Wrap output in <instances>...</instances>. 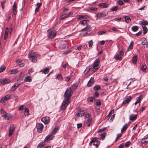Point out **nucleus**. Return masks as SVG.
<instances>
[{
	"instance_id": "nucleus-19",
	"label": "nucleus",
	"mask_w": 148,
	"mask_h": 148,
	"mask_svg": "<svg viewBox=\"0 0 148 148\" xmlns=\"http://www.w3.org/2000/svg\"><path fill=\"white\" fill-rule=\"evenodd\" d=\"M49 70V68L47 67L45 68L44 69H43L42 70H41L40 71V72H42L44 73L45 74H46L48 73Z\"/></svg>"
},
{
	"instance_id": "nucleus-33",
	"label": "nucleus",
	"mask_w": 148,
	"mask_h": 148,
	"mask_svg": "<svg viewBox=\"0 0 148 148\" xmlns=\"http://www.w3.org/2000/svg\"><path fill=\"white\" fill-rule=\"evenodd\" d=\"M89 21V20H84L80 21V23L82 25H85L87 24L88 22Z\"/></svg>"
},
{
	"instance_id": "nucleus-58",
	"label": "nucleus",
	"mask_w": 148,
	"mask_h": 148,
	"mask_svg": "<svg viewBox=\"0 0 148 148\" xmlns=\"http://www.w3.org/2000/svg\"><path fill=\"white\" fill-rule=\"evenodd\" d=\"M92 119L91 118L88 119L86 123H91Z\"/></svg>"
},
{
	"instance_id": "nucleus-59",
	"label": "nucleus",
	"mask_w": 148,
	"mask_h": 148,
	"mask_svg": "<svg viewBox=\"0 0 148 148\" xmlns=\"http://www.w3.org/2000/svg\"><path fill=\"white\" fill-rule=\"evenodd\" d=\"M70 79L71 77H70L68 76L66 77L65 80L66 82H68L70 80Z\"/></svg>"
},
{
	"instance_id": "nucleus-30",
	"label": "nucleus",
	"mask_w": 148,
	"mask_h": 148,
	"mask_svg": "<svg viewBox=\"0 0 148 148\" xmlns=\"http://www.w3.org/2000/svg\"><path fill=\"white\" fill-rule=\"evenodd\" d=\"M45 142H42L40 143L37 147V148H41L44 146L45 144Z\"/></svg>"
},
{
	"instance_id": "nucleus-8",
	"label": "nucleus",
	"mask_w": 148,
	"mask_h": 148,
	"mask_svg": "<svg viewBox=\"0 0 148 148\" xmlns=\"http://www.w3.org/2000/svg\"><path fill=\"white\" fill-rule=\"evenodd\" d=\"M43 127V125L41 123H38L36 124L37 131L39 133H41L42 132Z\"/></svg>"
},
{
	"instance_id": "nucleus-6",
	"label": "nucleus",
	"mask_w": 148,
	"mask_h": 148,
	"mask_svg": "<svg viewBox=\"0 0 148 148\" xmlns=\"http://www.w3.org/2000/svg\"><path fill=\"white\" fill-rule=\"evenodd\" d=\"M49 32L48 35V37L50 39H52L54 38L56 36V32L55 30H49Z\"/></svg>"
},
{
	"instance_id": "nucleus-11",
	"label": "nucleus",
	"mask_w": 148,
	"mask_h": 148,
	"mask_svg": "<svg viewBox=\"0 0 148 148\" xmlns=\"http://www.w3.org/2000/svg\"><path fill=\"white\" fill-rule=\"evenodd\" d=\"M15 129V127L13 125H10L9 130V136H10L12 134Z\"/></svg>"
},
{
	"instance_id": "nucleus-54",
	"label": "nucleus",
	"mask_w": 148,
	"mask_h": 148,
	"mask_svg": "<svg viewBox=\"0 0 148 148\" xmlns=\"http://www.w3.org/2000/svg\"><path fill=\"white\" fill-rule=\"evenodd\" d=\"M111 29L114 32H118L119 31V30L117 29L115 27H113Z\"/></svg>"
},
{
	"instance_id": "nucleus-52",
	"label": "nucleus",
	"mask_w": 148,
	"mask_h": 148,
	"mask_svg": "<svg viewBox=\"0 0 148 148\" xmlns=\"http://www.w3.org/2000/svg\"><path fill=\"white\" fill-rule=\"evenodd\" d=\"M131 144V142L130 141H128L125 144L126 147H128Z\"/></svg>"
},
{
	"instance_id": "nucleus-60",
	"label": "nucleus",
	"mask_w": 148,
	"mask_h": 148,
	"mask_svg": "<svg viewBox=\"0 0 148 148\" xmlns=\"http://www.w3.org/2000/svg\"><path fill=\"white\" fill-rule=\"evenodd\" d=\"M101 102L99 100L98 101H97L96 102V105L97 106H99L101 105Z\"/></svg>"
},
{
	"instance_id": "nucleus-2",
	"label": "nucleus",
	"mask_w": 148,
	"mask_h": 148,
	"mask_svg": "<svg viewBox=\"0 0 148 148\" xmlns=\"http://www.w3.org/2000/svg\"><path fill=\"white\" fill-rule=\"evenodd\" d=\"M100 60L99 59L97 58L94 61L93 67L91 69V71L92 73H94L100 67L99 63H100Z\"/></svg>"
},
{
	"instance_id": "nucleus-49",
	"label": "nucleus",
	"mask_w": 148,
	"mask_h": 148,
	"mask_svg": "<svg viewBox=\"0 0 148 148\" xmlns=\"http://www.w3.org/2000/svg\"><path fill=\"white\" fill-rule=\"evenodd\" d=\"M12 118V116L10 114H8L7 116L6 117L5 119L7 120H9Z\"/></svg>"
},
{
	"instance_id": "nucleus-40",
	"label": "nucleus",
	"mask_w": 148,
	"mask_h": 148,
	"mask_svg": "<svg viewBox=\"0 0 148 148\" xmlns=\"http://www.w3.org/2000/svg\"><path fill=\"white\" fill-rule=\"evenodd\" d=\"M118 6H115L112 7L110 9V10L111 11H116L118 10Z\"/></svg>"
},
{
	"instance_id": "nucleus-17",
	"label": "nucleus",
	"mask_w": 148,
	"mask_h": 148,
	"mask_svg": "<svg viewBox=\"0 0 148 148\" xmlns=\"http://www.w3.org/2000/svg\"><path fill=\"white\" fill-rule=\"evenodd\" d=\"M129 126V124L126 123L123 127L121 132L122 133L125 132Z\"/></svg>"
},
{
	"instance_id": "nucleus-1",
	"label": "nucleus",
	"mask_w": 148,
	"mask_h": 148,
	"mask_svg": "<svg viewBox=\"0 0 148 148\" xmlns=\"http://www.w3.org/2000/svg\"><path fill=\"white\" fill-rule=\"evenodd\" d=\"M28 56L29 59L33 62H36L37 60V56H40L39 55H37L36 53L33 51L29 52L28 54Z\"/></svg>"
},
{
	"instance_id": "nucleus-56",
	"label": "nucleus",
	"mask_w": 148,
	"mask_h": 148,
	"mask_svg": "<svg viewBox=\"0 0 148 148\" xmlns=\"http://www.w3.org/2000/svg\"><path fill=\"white\" fill-rule=\"evenodd\" d=\"M16 4L15 2L13 6V10H16Z\"/></svg>"
},
{
	"instance_id": "nucleus-5",
	"label": "nucleus",
	"mask_w": 148,
	"mask_h": 148,
	"mask_svg": "<svg viewBox=\"0 0 148 148\" xmlns=\"http://www.w3.org/2000/svg\"><path fill=\"white\" fill-rule=\"evenodd\" d=\"M70 103V100L64 99L63 100L62 106V109L64 110L65 109L67 106Z\"/></svg>"
},
{
	"instance_id": "nucleus-63",
	"label": "nucleus",
	"mask_w": 148,
	"mask_h": 148,
	"mask_svg": "<svg viewBox=\"0 0 148 148\" xmlns=\"http://www.w3.org/2000/svg\"><path fill=\"white\" fill-rule=\"evenodd\" d=\"M90 10L93 11H97V8H90Z\"/></svg>"
},
{
	"instance_id": "nucleus-12",
	"label": "nucleus",
	"mask_w": 148,
	"mask_h": 148,
	"mask_svg": "<svg viewBox=\"0 0 148 148\" xmlns=\"http://www.w3.org/2000/svg\"><path fill=\"white\" fill-rule=\"evenodd\" d=\"M59 47L60 49H63L66 47V42L64 41H61Z\"/></svg>"
},
{
	"instance_id": "nucleus-41",
	"label": "nucleus",
	"mask_w": 148,
	"mask_h": 148,
	"mask_svg": "<svg viewBox=\"0 0 148 148\" xmlns=\"http://www.w3.org/2000/svg\"><path fill=\"white\" fill-rule=\"evenodd\" d=\"M68 18L66 14L62 15L60 17V19L61 20L64 19L65 18Z\"/></svg>"
},
{
	"instance_id": "nucleus-28",
	"label": "nucleus",
	"mask_w": 148,
	"mask_h": 148,
	"mask_svg": "<svg viewBox=\"0 0 148 148\" xmlns=\"http://www.w3.org/2000/svg\"><path fill=\"white\" fill-rule=\"evenodd\" d=\"M134 45V42L133 41H131L130 42V45H129L127 49V51H129L131 50L133 48Z\"/></svg>"
},
{
	"instance_id": "nucleus-39",
	"label": "nucleus",
	"mask_w": 148,
	"mask_h": 148,
	"mask_svg": "<svg viewBox=\"0 0 148 148\" xmlns=\"http://www.w3.org/2000/svg\"><path fill=\"white\" fill-rule=\"evenodd\" d=\"M25 116H28L29 114V109L27 108H25Z\"/></svg>"
},
{
	"instance_id": "nucleus-43",
	"label": "nucleus",
	"mask_w": 148,
	"mask_h": 148,
	"mask_svg": "<svg viewBox=\"0 0 148 148\" xmlns=\"http://www.w3.org/2000/svg\"><path fill=\"white\" fill-rule=\"evenodd\" d=\"M91 68H92V67L90 66H88V67H87V68L86 69L84 72H86V73H87L90 70Z\"/></svg>"
},
{
	"instance_id": "nucleus-51",
	"label": "nucleus",
	"mask_w": 148,
	"mask_h": 148,
	"mask_svg": "<svg viewBox=\"0 0 148 148\" xmlns=\"http://www.w3.org/2000/svg\"><path fill=\"white\" fill-rule=\"evenodd\" d=\"M106 32L105 31H101L98 32L97 34L99 35H101L105 34Z\"/></svg>"
},
{
	"instance_id": "nucleus-32",
	"label": "nucleus",
	"mask_w": 148,
	"mask_h": 148,
	"mask_svg": "<svg viewBox=\"0 0 148 148\" xmlns=\"http://www.w3.org/2000/svg\"><path fill=\"white\" fill-rule=\"evenodd\" d=\"M124 17L125 18V21L127 23H129L131 21L130 18L127 16H124Z\"/></svg>"
},
{
	"instance_id": "nucleus-47",
	"label": "nucleus",
	"mask_w": 148,
	"mask_h": 148,
	"mask_svg": "<svg viewBox=\"0 0 148 148\" xmlns=\"http://www.w3.org/2000/svg\"><path fill=\"white\" fill-rule=\"evenodd\" d=\"M88 43L89 47H91L93 45V42L92 40L88 41Z\"/></svg>"
},
{
	"instance_id": "nucleus-26",
	"label": "nucleus",
	"mask_w": 148,
	"mask_h": 148,
	"mask_svg": "<svg viewBox=\"0 0 148 148\" xmlns=\"http://www.w3.org/2000/svg\"><path fill=\"white\" fill-rule=\"evenodd\" d=\"M142 96L141 95L139 97H137L136 99V101L134 103L135 105H136L138 103L140 102L142 99Z\"/></svg>"
},
{
	"instance_id": "nucleus-44",
	"label": "nucleus",
	"mask_w": 148,
	"mask_h": 148,
	"mask_svg": "<svg viewBox=\"0 0 148 148\" xmlns=\"http://www.w3.org/2000/svg\"><path fill=\"white\" fill-rule=\"evenodd\" d=\"M6 67L2 65L0 67V73L3 72L5 69Z\"/></svg>"
},
{
	"instance_id": "nucleus-34",
	"label": "nucleus",
	"mask_w": 148,
	"mask_h": 148,
	"mask_svg": "<svg viewBox=\"0 0 148 148\" xmlns=\"http://www.w3.org/2000/svg\"><path fill=\"white\" fill-rule=\"evenodd\" d=\"M147 68V66L145 64H142V66L141 68V70L143 72H145Z\"/></svg>"
},
{
	"instance_id": "nucleus-48",
	"label": "nucleus",
	"mask_w": 148,
	"mask_h": 148,
	"mask_svg": "<svg viewBox=\"0 0 148 148\" xmlns=\"http://www.w3.org/2000/svg\"><path fill=\"white\" fill-rule=\"evenodd\" d=\"M57 78L59 80H62V75L61 74H58L57 76Z\"/></svg>"
},
{
	"instance_id": "nucleus-13",
	"label": "nucleus",
	"mask_w": 148,
	"mask_h": 148,
	"mask_svg": "<svg viewBox=\"0 0 148 148\" xmlns=\"http://www.w3.org/2000/svg\"><path fill=\"white\" fill-rule=\"evenodd\" d=\"M109 5V4L106 3H102L99 4L98 6L100 8H108Z\"/></svg>"
},
{
	"instance_id": "nucleus-18",
	"label": "nucleus",
	"mask_w": 148,
	"mask_h": 148,
	"mask_svg": "<svg viewBox=\"0 0 148 148\" xmlns=\"http://www.w3.org/2000/svg\"><path fill=\"white\" fill-rule=\"evenodd\" d=\"M94 78L92 77L90 78V80L88 81L87 84V86L88 87H90L91 86L92 84L94 83Z\"/></svg>"
},
{
	"instance_id": "nucleus-55",
	"label": "nucleus",
	"mask_w": 148,
	"mask_h": 148,
	"mask_svg": "<svg viewBox=\"0 0 148 148\" xmlns=\"http://www.w3.org/2000/svg\"><path fill=\"white\" fill-rule=\"evenodd\" d=\"M95 99V98H94V97H90L88 99V101H89L91 102H92L93 99Z\"/></svg>"
},
{
	"instance_id": "nucleus-31",
	"label": "nucleus",
	"mask_w": 148,
	"mask_h": 148,
	"mask_svg": "<svg viewBox=\"0 0 148 148\" xmlns=\"http://www.w3.org/2000/svg\"><path fill=\"white\" fill-rule=\"evenodd\" d=\"M137 60V57L136 55H134L133 57L132 62L134 64H136Z\"/></svg>"
},
{
	"instance_id": "nucleus-21",
	"label": "nucleus",
	"mask_w": 148,
	"mask_h": 148,
	"mask_svg": "<svg viewBox=\"0 0 148 148\" xmlns=\"http://www.w3.org/2000/svg\"><path fill=\"white\" fill-rule=\"evenodd\" d=\"M9 32V29L8 27L6 28L5 31V33L4 34V40H5L8 37V35Z\"/></svg>"
},
{
	"instance_id": "nucleus-20",
	"label": "nucleus",
	"mask_w": 148,
	"mask_h": 148,
	"mask_svg": "<svg viewBox=\"0 0 148 148\" xmlns=\"http://www.w3.org/2000/svg\"><path fill=\"white\" fill-rule=\"evenodd\" d=\"M32 80V77L30 76L26 77L24 79V81L25 82H30Z\"/></svg>"
},
{
	"instance_id": "nucleus-4",
	"label": "nucleus",
	"mask_w": 148,
	"mask_h": 148,
	"mask_svg": "<svg viewBox=\"0 0 148 148\" xmlns=\"http://www.w3.org/2000/svg\"><path fill=\"white\" fill-rule=\"evenodd\" d=\"M97 138H94L92 139L91 142L89 143V145H91L92 144L96 146V147H97L99 145V141L97 140Z\"/></svg>"
},
{
	"instance_id": "nucleus-36",
	"label": "nucleus",
	"mask_w": 148,
	"mask_h": 148,
	"mask_svg": "<svg viewBox=\"0 0 148 148\" xmlns=\"http://www.w3.org/2000/svg\"><path fill=\"white\" fill-rule=\"evenodd\" d=\"M142 27L143 28V30L144 31L143 32V34H145L147 32V27L145 26H142Z\"/></svg>"
},
{
	"instance_id": "nucleus-42",
	"label": "nucleus",
	"mask_w": 148,
	"mask_h": 148,
	"mask_svg": "<svg viewBox=\"0 0 148 148\" xmlns=\"http://www.w3.org/2000/svg\"><path fill=\"white\" fill-rule=\"evenodd\" d=\"M94 89L95 90H98L101 89V87L99 85H97L94 87Z\"/></svg>"
},
{
	"instance_id": "nucleus-57",
	"label": "nucleus",
	"mask_w": 148,
	"mask_h": 148,
	"mask_svg": "<svg viewBox=\"0 0 148 148\" xmlns=\"http://www.w3.org/2000/svg\"><path fill=\"white\" fill-rule=\"evenodd\" d=\"M17 88L16 87H15V86H14V85L12 87L11 90V91H15L16 89Z\"/></svg>"
},
{
	"instance_id": "nucleus-3",
	"label": "nucleus",
	"mask_w": 148,
	"mask_h": 148,
	"mask_svg": "<svg viewBox=\"0 0 148 148\" xmlns=\"http://www.w3.org/2000/svg\"><path fill=\"white\" fill-rule=\"evenodd\" d=\"M72 94V90L70 88H68L64 94V99L70 100Z\"/></svg>"
},
{
	"instance_id": "nucleus-25",
	"label": "nucleus",
	"mask_w": 148,
	"mask_h": 148,
	"mask_svg": "<svg viewBox=\"0 0 148 148\" xmlns=\"http://www.w3.org/2000/svg\"><path fill=\"white\" fill-rule=\"evenodd\" d=\"M140 24L143 26H145V25H147L148 24V22L146 20H143L140 21Z\"/></svg>"
},
{
	"instance_id": "nucleus-38",
	"label": "nucleus",
	"mask_w": 148,
	"mask_h": 148,
	"mask_svg": "<svg viewBox=\"0 0 148 148\" xmlns=\"http://www.w3.org/2000/svg\"><path fill=\"white\" fill-rule=\"evenodd\" d=\"M138 27L136 26H133L132 27V30L134 32H136L138 30Z\"/></svg>"
},
{
	"instance_id": "nucleus-15",
	"label": "nucleus",
	"mask_w": 148,
	"mask_h": 148,
	"mask_svg": "<svg viewBox=\"0 0 148 148\" xmlns=\"http://www.w3.org/2000/svg\"><path fill=\"white\" fill-rule=\"evenodd\" d=\"M137 118L136 114H132L129 116V120L130 121H133L136 120Z\"/></svg>"
},
{
	"instance_id": "nucleus-22",
	"label": "nucleus",
	"mask_w": 148,
	"mask_h": 148,
	"mask_svg": "<svg viewBox=\"0 0 148 148\" xmlns=\"http://www.w3.org/2000/svg\"><path fill=\"white\" fill-rule=\"evenodd\" d=\"M106 16V14L104 12H101L100 13H98V16L99 18H100L105 17Z\"/></svg>"
},
{
	"instance_id": "nucleus-45",
	"label": "nucleus",
	"mask_w": 148,
	"mask_h": 148,
	"mask_svg": "<svg viewBox=\"0 0 148 148\" xmlns=\"http://www.w3.org/2000/svg\"><path fill=\"white\" fill-rule=\"evenodd\" d=\"M10 95H8L4 97L6 101L8 100L11 97Z\"/></svg>"
},
{
	"instance_id": "nucleus-61",
	"label": "nucleus",
	"mask_w": 148,
	"mask_h": 148,
	"mask_svg": "<svg viewBox=\"0 0 148 148\" xmlns=\"http://www.w3.org/2000/svg\"><path fill=\"white\" fill-rule=\"evenodd\" d=\"M20 85V83H16L14 84V86L16 87L17 88H18L19 86Z\"/></svg>"
},
{
	"instance_id": "nucleus-50",
	"label": "nucleus",
	"mask_w": 148,
	"mask_h": 148,
	"mask_svg": "<svg viewBox=\"0 0 148 148\" xmlns=\"http://www.w3.org/2000/svg\"><path fill=\"white\" fill-rule=\"evenodd\" d=\"M18 72L17 70L15 69H12L10 72L11 74H15Z\"/></svg>"
},
{
	"instance_id": "nucleus-24",
	"label": "nucleus",
	"mask_w": 148,
	"mask_h": 148,
	"mask_svg": "<svg viewBox=\"0 0 148 148\" xmlns=\"http://www.w3.org/2000/svg\"><path fill=\"white\" fill-rule=\"evenodd\" d=\"M141 44L143 45H147L148 43L147 40L144 37L143 38L141 39Z\"/></svg>"
},
{
	"instance_id": "nucleus-9",
	"label": "nucleus",
	"mask_w": 148,
	"mask_h": 148,
	"mask_svg": "<svg viewBox=\"0 0 148 148\" xmlns=\"http://www.w3.org/2000/svg\"><path fill=\"white\" fill-rule=\"evenodd\" d=\"M10 82V80L7 78L2 79L0 80V84L3 85L9 83Z\"/></svg>"
},
{
	"instance_id": "nucleus-46",
	"label": "nucleus",
	"mask_w": 148,
	"mask_h": 148,
	"mask_svg": "<svg viewBox=\"0 0 148 148\" xmlns=\"http://www.w3.org/2000/svg\"><path fill=\"white\" fill-rule=\"evenodd\" d=\"M117 4L120 5H122L123 4V2L121 0H119L116 2Z\"/></svg>"
},
{
	"instance_id": "nucleus-37",
	"label": "nucleus",
	"mask_w": 148,
	"mask_h": 148,
	"mask_svg": "<svg viewBox=\"0 0 148 148\" xmlns=\"http://www.w3.org/2000/svg\"><path fill=\"white\" fill-rule=\"evenodd\" d=\"M115 58L116 60H121L122 59V57L119 54H118L116 55V56H115Z\"/></svg>"
},
{
	"instance_id": "nucleus-29",
	"label": "nucleus",
	"mask_w": 148,
	"mask_h": 148,
	"mask_svg": "<svg viewBox=\"0 0 148 148\" xmlns=\"http://www.w3.org/2000/svg\"><path fill=\"white\" fill-rule=\"evenodd\" d=\"M91 29V26L90 25H88L86 27L82 29L81 31H84L88 30V29Z\"/></svg>"
},
{
	"instance_id": "nucleus-64",
	"label": "nucleus",
	"mask_w": 148,
	"mask_h": 148,
	"mask_svg": "<svg viewBox=\"0 0 148 148\" xmlns=\"http://www.w3.org/2000/svg\"><path fill=\"white\" fill-rule=\"evenodd\" d=\"M124 145L125 144L124 143H121L119 145L118 148H123Z\"/></svg>"
},
{
	"instance_id": "nucleus-16",
	"label": "nucleus",
	"mask_w": 148,
	"mask_h": 148,
	"mask_svg": "<svg viewBox=\"0 0 148 148\" xmlns=\"http://www.w3.org/2000/svg\"><path fill=\"white\" fill-rule=\"evenodd\" d=\"M53 138L52 134L48 135L44 140L45 142H47L51 140Z\"/></svg>"
},
{
	"instance_id": "nucleus-62",
	"label": "nucleus",
	"mask_w": 148,
	"mask_h": 148,
	"mask_svg": "<svg viewBox=\"0 0 148 148\" xmlns=\"http://www.w3.org/2000/svg\"><path fill=\"white\" fill-rule=\"evenodd\" d=\"M42 3H37V8H39L42 5Z\"/></svg>"
},
{
	"instance_id": "nucleus-27",
	"label": "nucleus",
	"mask_w": 148,
	"mask_h": 148,
	"mask_svg": "<svg viewBox=\"0 0 148 148\" xmlns=\"http://www.w3.org/2000/svg\"><path fill=\"white\" fill-rule=\"evenodd\" d=\"M58 127L57 126L55 127L54 129L53 130L51 134H55L58 130Z\"/></svg>"
},
{
	"instance_id": "nucleus-7",
	"label": "nucleus",
	"mask_w": 148,
	"mask_h": 148,
	"mask_svg": "<svg viewBox=\"0 0 148 148\" xmlns=\"http://www.w3.org/2000/svg\"><path fill=\"white\" fill-rule=\"evenodd\" d=\"M132 97L131 96H128L125 97L124 99L122 102V105H125L129 103L132 100Z\"/></svg>"
},
{
	"instance_id": "nucleus-53",
	"label": "nucleus",
	"mask_w": 148,
	"mask_h": 148,
	"mask_svg": "<svg viewBox=\"0 0 148 148\" xmlns=\"http://www.w3.org/2000/svg\"><path fill=\"white\" fill-rule=\"evenodd\" d=\"M1 114L2 115V116H4V115L5 114L7 113L3 109H1Z\"/></svg>"
},
{
	"instance_id": "nucleus-23",
	"label": "nucleus",
	"mask_w": 148,
	"mask_h": 148,
	"mask_svg": "<svg viewBox=\"0 0 148 148\" xmlns=\"http://www.w3.org/2000/svg\"><path fill=\"white\" fill-rule=\"evenodd\" d=\"M141 142L142 144H146L148 143V137L143 138Z\"/></svg>"
},
{
	"instance_id": "nucleus-14",
	"label": "nucleus",
	"mask_w": 148,
	"mask_h": 148,
	"mask_svg": "<svg viewBox=\"0 0 148 148\" xmlns=\"http://www.w3.org/2000/svg\"><path fill=\"white\" fill-rule=\"evenodd\" d=\"M89 17V16L86 14L80 15L78 16V20H80L83 19H87Z\"/></svg>"
},
{
	"instance_id": "nucleus-10",
	"label": "nucleus",
	"mask_w": 148,
	"mask_h": 148,
	"mask_svg": "<svg viewBox=\"0 0 148 148\" xmlns=\"http://www.w3.org/2000/svg\"><path fill=\"white\" fill-rule=\"evenodd\" d=\"M41 120L45 124H47L50 121V119L49 117L45 116L42 118Z\"/></svg>"
},
{
	"instance_id": "nucleus-35",
	"label": "nucleus",
	"mask_w": 148,
	"mask_h": 148,
	"mask_svg": "<svg viewBox=\"0 0 148 148\" xmlns=\"http://www.w3.org/2000/svg\"><path fill=\"white\" fill-rule=\"evenodd\" d=\"M106 134L105 133L102 134L100 135V137L99 138V139L100 140H103L104 139L105 137L106 136Z\"/></svg>"
}]
</instances>
